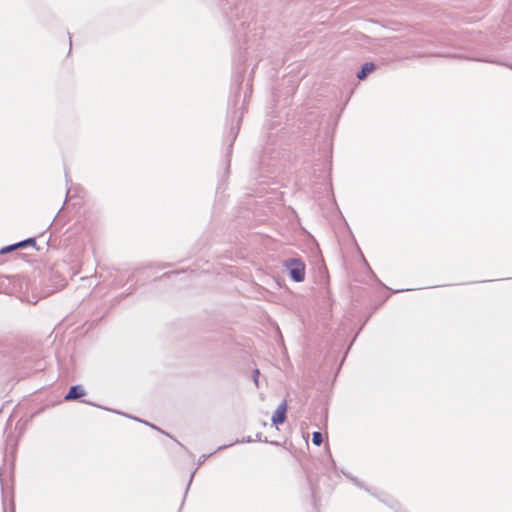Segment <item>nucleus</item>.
<instances>
[{
  "label": "nucleus",
  "mask_w": 512,
  "mask_h": 512,
  "mask_svg": "<svg viewBox=\"0 0 512 512\" xmlns=\"http://www.w3.org/2000/svg\"><path fill=\"white\" fill-rule=\"evenodd\" d=\"M244 78L245 68H238L232 77L231 95L228 100L227 114L229 129L224 134V139L227 142L224 154V171L219 176L218 190L222 188L223 183L229 177L233 144L238 136L244 113L247 111V103L252 93V84L247 82L245 91L243 95L241 94Z\"/></svg>",
  "instance_id": "obj_1"
},
{
  "label": "nucleus",
  "mask_w": 512,
  "mask_h": 512,
  "mask_svg": "<svg viewBox=\"0 0 512 512\" xmlns=\"http://www.w3.org/2000/svg\"><path fill=\"white\" fill-rule=\"evenodd\" d=\"M266 139L258 163V171L255 176L257 184H268L276 177V173L282 166L285 155L283 146L286 144L289 130L283 125L282 117L272 111L266 121Z\"/></svg>",
  "instance_id": "obj_2"
},
{
  "label": "nucleus",
  "mask_w": 512,
  "mask_h": 512,
  "mask_svg": "<svg viewBox=\"0 0 512 512\" xmlns=\"http://www.w3.org/2000/svg\"><path fill=\"white\" fill-rule=\"evenodd\" d=\"M283 266L286 267L292 281L300 283L305 280L306 265L300 258H288L283 261Z\"/></svg>",
  "instance_id": "obj_3"
},
{
  "label": "nucleus",
  "mask_w": 512,
  "mask_h": 512,
  "mask_svg": "<svg viewBox=\"0 0 512 512\" xmlns=\"http://www.w3.org/2000/svg\"><path fill=\"white\" fill-rule=\"evenodd\" d=\"M251 26L252 23L242 22L241 29L236 30V37L238 38L239 42L242 41L241 48L244 49L245 52H247L252 47V44L250 43V37L245 32L246 30L251 31Z\"/></svg>",
  "instance_id": "obj_4"
},
{
  "label": "nucleus",
  "mask_w": 512,
  "mask_h": 512,
  "mask_svg": "<svg viewBox=\"0 0 512 512\" xmlns=\"http://www.w3.org/2000/svg\"><path fill=\"white\" fill-rule=\"evenodd\" d=\"M253 441H260V442H264V443H269L271 445H279V443L277 441H269L267 439V437H263L262 433H257L255 436H245L243 437L242 439H237L235 440V442L233 443H230L228 445H222V446H219L216 451H220V450H223L227 447H230L232 446L233 444H236V443H251Z\"/></svg>",
  "instance_id": "obj_5"
},
{
  "label": "nucleus",
  "mask_w": 512,
  "mask_h": 512,
  "mask_svg": "<svg viewBox=\"0 0 512 512\" xmlns=\"http://www.w3.org/2000/svg\"><path fill=\"white\" fill-rule=\"evenodd\" d=\"M27 246H32V247L36 248L37 250H39V248L36 247V239L34 237H29V238H26L17 243H13V244L2 247L0 249V254H6L8 252L14 251L19 248H24Z\"/></svg>",
  "instance_id": "obj_6"
},
{
  "label": "nucleus",
  "mask_w": 512,
  "mask_h": 512,
  "mask_svg": "<svg viewBox=\"0 0 512 512\" xmlns=\"http://www.w3.org/2000/svg\"><path fill=\"white\" fill-rule=\"evenodd\" d=\"M373 496L377 498L380 502L384 503L387 507L394 510L395 512H404L400 502L393 498L392 496L385 493L378 494L376 492L375 495Z\"/></svg>",
  "instance_id": "obj_7"
},
{
  "label": "nucleus",
  "mask_w": 512,
  "mask_h": 512,
  "mask_svg": "<svg viewBox=\"0 0 512 512\" xmlns=\"http://www.w3.org/2000/svg\"><path fill=\"white\" fill-rule=\"evenodd\" d=\"M286 413H287V401L283 400L274 411L271 421L272 424L276 427L278 425L283 424L286 421Z\"/></svg>",
  "instance_id": "obj_8"
},
{
  "label": "nucleus",
  "mask_w": 512,
  "mask_h": 512,
  "mask_svg": "<svg viewBox=\"0 0 512 512\" xmlns=\"http://www.w3.org/2000/svg\"><path fill=\"white\" fill-rule=\"evenodd\" d=\"M86 395V391L80 384L72 385L64 396L65 401H75Z\"/></svg>",
  "instance_id": "obj_9"
},
{
  "label": "nucleus",
  "mask_w": 512,
  "mask_h": 512,
  "mask_svg": "<svg viewBox=\"0 0 512 512\" xmlns=\"http://www.w3.org/2000/svg\"><path fill=\"white\" fill-rule=\"evenodd\" d=\"M465 49L469 50L470 53L467 54V55H464V56H456L457 58H460V59H464V60H468V61H478V62H487V63H497L496 61L494 60H491V59H488V58H485L484 56H482L480 53L470 49V46L468 44H466L464 46Z\"/></svg>",
  "instance_id": "obj_10"
},
{
  "label": "nucleus",
  "mask_w": 512,
  "mask_h": 512,
  "mask_svg": "<svg viewBox=\"0 0 512 512\" xmlns=\"http://www.w3.org/2000/svg\"><path fill=\"white\" fill-rule=\"evenodd\" d=\"M376 69H377V65L375 63L365 62L364 64L361 65L359 71L356 73V77L360 81H363L369 76V74L374 72Z\"/></svg>",
  "instance_id": "obj_11"
},
{
  "label": "nucleus",
  "mask_w": 512,
  "mask_h": 512,
  "mask_svg": "<svg viewBox=\"0 0 512 512\" xmlns=\"http://www.w3.org/2000/svg\"><path fill=\"white\" fill-rule=\"evenodd\" d=\"M341 473L358 488L365 490L370 495H375V492H373L367 485L364 484V482L360 481L357 477L345 472L344 470H341Z\"/></svg>",
  "instance_id": "obj_12"
},
{
  "label": "nucleus",
  "mask_w": 512,
  "mask_h": 512,
  "mask_svg": "<svg viewBox=\"0 0 512 512\" xmlns=\"http://www.w3.org/2000/svg\"><path fill=\"white\" fill-rule=\"evenodd\" d=\"M82 402H83V403H85V404H89V405H92V406H96V404H94V403H92V402H89V401H86V400H82ZM97 407H99V405H97ZM100 408H103V409H106V410H108V411H113V412H115V413H118V414L124 415V416H126V417L131 418V419H134V420H136V421H139V422H141V423H144V424H146V425L150 426L151 428H153V429H155V430H157V431H159V432H161V433H165L163 430H161L160 428H158V427H157V426H155L154 424H151V423H149V422H147V421L141 420V419H139V418H137V417H133V416H130V415H127V414H124V413L118 412V411H116V410H111V409L104 408V407H101V406H100Z\"/></svg>",
  "instance_id": "obj_13"
},
{
  "label": "nucleus",
  "mask_w": 512,
  "mask_h": 512,
  "mask_svg": "<svg viewBox=\"0 0 512 512\" xmlns=\"http://www.w3.org/2000/svg\"><path fill=\"white\" fill-rule=\"evenodd\" d=\"M312 443L316 446H320L323 443V435L320 431L312 433Z\"/></svg>",
  "instance_id": "obj_14"
},
{
  "label": "nucleus",
  "mask_w": 512,
  "mask_h": 512,
  "mask_svg": "<svg viewBox=\"0 0 512 512\" xmlns=\"http://www.w3.org/2000/svg\"><path fill=\"white\" fill-rule=\"evenodd\" d=\"M217 451L215 450L214 452L210 453V454H203L201 455L199 458H198V466H201L211 455H213L214 453H216Z\"/></svg>",
  "instance_id": "obj_15"
},
{
  "label": "nucleus",
  "mask_w": 512,
  "mask_h": 512,
  "mask_svg": "<svg viewBox=\"0 0 512 512\" xmlns=\"http://www.w3.org/2000/svg\"><path fill=\"white\" fill-rule=\"evenodd\" d=\"M187 270H174L170 272H166L162 275V277H171L172 275H178L180 273H186Z\"/></svg>",
  "instance_id": "obj_16"
},
{
  "label": "nucleus",
  "mask_w": 512,
  "mask_h": 512,
  "mask_svg": "<svg viewBox=\"0 0 512 512\" xmlns=\"http://www.w3.org/2000/svg\"><path fill=\"white\" fill-rule=\"evenodd\" d=\"M259 375H260V371L258 368L254 369L253 370V374H252V377H253V381L255 383V385L258 387L259 383Z\"/></svg>",
  "instance_id": "obj_17"
},
{
  "label": "nucleus",
  "mask_w": 512,
  "mask_h": 512,
  "mask_svg": "<svg viewBox=\"0 0 512 512\" xmlns=\"http://www.w3.org/2000/svg\"><path fill=\"white\" fill-rule=\"evenodd\" d=\"M195 473H196V470H194V471L191 473V475H190V478H189L188 484H187L186 489H185L184 498H186V496H187V493H188V491H189V488H190V485H191V483H192V481H193V478H194Z\"/></svg>",
  "instance_id": "obj_18"
},
{
  "label": "nucleus",
  "mask_w": 512,
  "mask_h": 512,
  "mask_svg": "<svg viewBox=\"0 0 512 512\" xmlns=\"http://www.w3.org/2000/svg\"><path fill=\"white\" fill-rule=\"evenodd\" d=\"M506 17H507V18L512 17V0H511V2H510L509 9H508V12H507Z\"/></svg>",
  "instance_id": "obj_19"
},
{
  "label": "nucleus",
  "mask_w": 512,
  "mask_h": 512,
  "mask_svg": "<svg viewBox=\"0 0 512 512\" xmlns=\"http://www.w3.org/2000/svg\"><path fill=\"white\" fill-rule=\"evenodd\" d=\"M327 178H328V186H329V190L330 192L332 193V183L330 181V170L328 171L327 173Z\"/></svg>",
  "instance_id": "obj_20"
},
{
  "label": "nucleus",
  "mask_w": 512,
  "mask_h": 512,
  "mask_svg": "<svg viewBox=\"0 0 512 512\" xmlns=\"http://www.w3.org/2000/svg\"><path fill=\"white\" fill-rule=\"evenodd\" d=\"M328 457H329V461H330V463H331L332 467L336 470V463H335V461L333 460L332 455H331L330 453H329V456H328Z\"/></svg>",
  "instance_id": "obj_21"
},
{
  "label": "nucleus",
  "mask_w": 512,
  "mask_h": 512,
  "mask_svg": "<svg viewBox=\"0 0 512 512\" xmlns=\"http://www.w3.org/2000/svg\"><path fill=\"white\" fill-rule=\"evenodd\" d=\"M311 491H312V497H313V501H314V506L316 507V505H317L316 504V493H315V490H314L313 487L311 488Z\"/></svg>",
  "instance_id": "obj_22"
},
{
  "label": "nucleus",
  "mask_w": 512,
  "mask_h": 512,
  "mask_svg": "<svg viewBox=\"0 0 512 512\" xmlns=\"http://www.w3.org/2000/svg\"><path fill=\"white\" fill-rule=\"evenodd\" d=\"M69 193H70V188H67V191H66V198L68 197ZM65 201H67V199H66ZM64 203H66V202H64ZM63 205H65V204H63ZM62 207H64V206H62ZM62 209H63V208H61V209L58 211L57 215L61 212V210H62Z\"/></svg>",
  "instance_id": "obj_23"
},
{
  "label": "nucleus",
  "mask_w": 512,
  "mask_h": 512,
  "mask_svg": "<svg viewBox=\"0 0 512 512\" xmlns=\"http://www.w3.org/2000/svg\"><path fill=\"white\" fill-rule=\"evenodd\" d=\"M65 177H66V184L68 185L71 182V180L68 178V174L67 173L65 174Z\"/></svg>",
  "instance_id": "obj_24"
},
{
  "label": "nucleus",
  "mask_w": 512,
  "mask_h": 512,
  "mask_svg": "<svg viewBox=\"0 0 512 512\" xmlns=\"http://www.w3.org/2000/svg\"><path fill=\"white\" fill-rule=\"evenodd\" d=\"M408 290H409V289H406V290H404V289H401V290H393V293H399V292L408 291Z\"/></svg>",
  "instance_id": "obj_25"
},
{
  "label": "nucleus",
  "mask_w": 512,
  "mask_h": 512,
  "mask_svg": "<svg viewBox=\"0 0 512 512\" xmlns=\"http://www.w3.org/2000/svg\"><path fill=\"white\" fill-rule=\"evenodd\" d=\"M68 34H69V39H70L69 43H70V49H71L72 48V39H71V34L70 33H68Z\"/></svg>",
  "instance_id": "obj_26"
},
{
  "label": "nucleus",
  "mask_w": 512,
  "mask_h": 512,
  "mask_svg": "<svg viewBox=\"0 0 512 512\" xmlns=\"http://www.w3.org/2000/svg\"><path fill=\"white\" fill-rule=\"evenodd\" d=\"M11 512H15V506H14V503H13V502H12Z\"/></svg>",
  "instance_id": "obj_27"
},
{
  "label": "nucleus",
  "mask_w": 512,
  "mask_h": 512,
  "mask_svg": "<svg viewBox=\"0 0 512 512\" xmlns=\"http://www.w3.org/2000/svg\"><path fill=\"white\" fill-rule=\"evenodd\" d=\"M362 259H363V261H364L365 265H367V266H368V263H367V261H366V258H364V256H363V255H362Z\"/></svg>",
  "instance_id": "obj_28"
},
{
  "label": "nucleus",
  "mask_w": 512,
  "mask_h": 512,
  "mask_svg": "<svg viewBox=\"0 0 512 512\" xmlns=\"http://www.w3.org/2000/svg\"><path fill=\"white\" fill-rule=\"evenodd\" d=\"M368 268H369L370 272L373 274V277L376 278V274L373 273V271L371 270L370 267H368Z\"/></svg>",
  "instance_id": "obj_29"
},
{
  "label": "nucleus",
  "mask_w": 512,
  "mask_h": 512,
  "mask_svg": "<svg viewBox=\"0 0 512 512\" xmlns=\"http://www.w3.org/2000/svg\"><path fill=\"white\" fill-rule=\"evenodd\" d=\"M3 512H6V507L5 506L3 507Z\"/></svg>",
  "instance_id": "obj_30"
}]
</instances>
